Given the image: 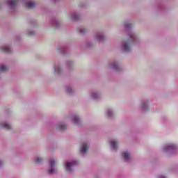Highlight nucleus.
<instances>
[{"label":"nucleus","mask_w":178,"mask_h":178,"mask_svg":"<svg viewBox=\"0 0 178 178\" xmlns=\"http://www.w3.org/2000/svg\"><path fill=\"white\" fill-rule=\"evenodd\" d=\"M19 0H10V2L8 3V4L9 5V6H10L11 8H13V6H15V5H16V3H17V1Z\"/></svg>","instance_id":"obj_9"},{"label":"nucleus","mask_w":178,"mask_h":178,"mask_svg":"<svg viewBox=\"0 0 178 178\" xmlns=\"http://www.w3.org/2000/svg\"><path fill=\"white\" fill-rule=\"evenodd\" d=\"M81 149L83 154H86L88 151V146L86 144H83L81 146Z\"/></svg>","instance_id":"obj_5"},{"label":"nucleus","mask_w":178,"mask_h":178,"mask_svg":"<svg viewBox=\"0 0 178 178\" xmlns=\"http://www.w3.org/2000/svg\"><path fill=\"white\" fill-rule=\"evenodd\" d=\"M57 130L59 131H62L63 130H66V125H65L63 123H60L57 126Z\"/></svg>","instance_id":"obj_4"},{"label":"nucleus","mask_w":178,"mask_h":178,"mask_svg":"<svg viewBox=\"0 0 178 178\" xmlns=\"http://www.w3.org/2000/svg\"><path fill=\"white\" fill-rule=\"evenodd\" d=\"M85 31H86V29H80V30H79V33H80L81 34H83Z\"/></svg>","instance_id":"obj_22"},{"label":"nucleus","mask_w":178,"mask_h":178,"mask_svg":"<svg viewBox=\"0 0 178 178\" xmlns=\"http://www.w3.org/2000/svg\"><path fill=\"white\" fill-rule=\"evenodd\" d=\"M112 67H113V69L117 70V69H118V64H113V65H112Z\"/></svg>","instance_id":"obj_21"},{"label":"nucleus","mask_w":178,"mask_h":178,"mask_svg":"<svg viewBox=\"0 0 178 178\" xmlns=\"http://www.w3.org/2000/svg\"><path fill=\"white\" fill-rule=\"evenodd\" d=\"M108 118H112V112L111 111H108L107 113Z\"/></svg>","instance_id":"obj_17"},{"label":"nucleus","mask_w":178,"mask_h":178,"mask_svg":"<svg viewBox=\"0 0 178 178\" xmlns=\"http://www.w3.org/2000/svg\"><path fill=\"white\" fill-rule=\"evenodd\" d=\"M159 178H166V177H163V176H162V175H160V176L159 177Z\"/></svg>","instance_id":"obj_25"},{"label":"nucleus","mask_w":178,"mask_h":178,"mask_svg":"<svg viewBox=\"0 0 178 178\" xmlns=\"http://www.w3.org/2000/svg\"><path fill=\"white\" fill-rule=\"evenodd\" d=\"M77 163H76V161H72L71 163H67L65 165V169L67 172H72V168L73 166L76 165Z\"/></svg>","instance_id":"obj_2"},{"label":"nucleus","mask_w":178,"mask_h":178,"mask_svg":"<svg viewBox=\"0 0 178 178\" xmlns=\"http://www.w3.org/2000/svg\"><path fill=\"white\" fill-rule=\"evenodd\" d=\"M33 34H34V33H29V35H33Z\"/></svg>","instance_id":"obj_26"},{"label":"nucleus","mask_w":178,"mask_h":178,"mask_svg":"<svg viewBox=\"0 0 178 178\" xmlns=\"http://www.w3.org/2000/svg\"><path fill=\"white\" fill-rule=\"evenodd\" d=\"M1 51L3 52H6V54H9L10 52V47L8 46H4L2 47Z\"/></svg>","instance_id":"obj_7"},{"label":"nucleus","mask_w":178,"mask_h":178,"mask_svg":"<svg viewBox=\"0 0 178 178\" xmlns=\"http://www.w3.org/2000/svg\"><path fill=\"white\" fill-rule=\"evenodd\" d=\"M122 156L124 161H129V159H130V154L127 152H122Z\"/></svg>","instance_id":"obj_3"},{"label":"nucleus","mask_w":178,"mask_h":178,"mask_svg":"<svg viewBox=\"0 0 178 178\" xmlns=\"http://www.w3.org/2000/svg\"><path fill=\"white\" fill-rule=\"evenodd\" d=\"M97 40H101V38H97Z\"/></svg>","instance_id":"obj_27"},{"label":"nucleus","mask_w":178,"mask_h":178,"mask_svg":"<svg viewBox=\"0 0 178 178\" xmlns=\"http://www.w3.org/2000/svg\"><path fill=\"white\" fill-rule=\"evenodd\" d=\"M67 92L68 94H72V88H67Z\"/></svg>","instance_id":"obj_19"},{"label":"nucleus","mask_w":178,"mask_h":178,"mask_svg":"<svg viewBox=\"0 0 178 178\" xmlns=\"http://www.w3.org/2000/svg\"><path fill=\"white\" fill-rule=\"evenodd\" d=\"M172 147H173V146H169V147H166L165 149H170V148H172Z\"/></svg>","instance_id":"obj_24"},{"label":"nucleus","mask_w":178,"mask_h":178,"mask_svg":"<svg viewBox=\"0 0 178 178\" xmlns=\"http://www.w3.org/2000/svg\"><path fill=\"white\" fill-rule=\"evenodd\" d=\"M78 19H79V15H74L72 17V20H78Z\"/></svg>","instance_id":"obj_15"},{"label":"nucleus","mask_w":178,"mask_h":178,"mask_svg":"<svg viewBox=\"0 0 178 178\" xmlns=\"http://www.w3.org/2000/svg\"><path fill=\"white\" fill-rule=\"evenodd\" d=\"M92 97H93V98H95V99L98 98V94H97V93H93V94L92 95Z\"/></svg>","instance_id":"obj_20"},{"label":"nucleus","mask_w":178,"mask_h":178,"mask_svg":"<svg viewBox=\"0 0 178 178\" xmlns=\"http://www.w3.org/2000/svg\"><path fill=\"white\" fill-rule=\"evenodd\" d=\"M6 71H8V67L5 65H1L0 67V72H6Z\"/></svg>","instance_id":"obj_12"},{"label":"nucleus","mask_w":178,"mask_h":178,"mask_svg":"<svg viewBox=\"0 0 178 178\" xmlns=\"http://www.w3.org/2000/svg\"><path fill=\"white\" fill-rule=\"evenodd\" d=\"M130 39L132 40V41H134V40H136V36L134 34H131L130 35Z\"/></svg>","instance_id":"obj_16"},{"label":"nucleus","mask_w":178,"mask_h":178,"mask_svg":"<svg viewBox=\"0 0 178 178\" xmlns=\"http://www.w3.org/2000/svg\"><path fill=\"white\" fill-rule=\"evenodd\" d=\"M42 162V159L38 157L35 160V163H41Z\"/></svg>","instance_id":"obj_14"},{"label":"nucleus","mask_w":178,"mask_h":178,"mask_svg":"<svg viewBox=\"0 0 178 178\" xmlns=\"http://www.w3.org/2000/svg\"><path fill=\"white\" fill-rule=\"evenodd\" d=\"M2 127H3L4 129H6L7 130H10V129H12V127L10 126V124H7V123L3 124H2Z\"/></svg>","instance_id":"obj_11"},{"label":"nucleus","mask_w":178,"mask_h":178,"mask_svg":"<svg viewBox=\"0 0 178 178\" xmlns=\"http://www.w3.org/2000/svg\"><path fill=\"white\" fill-rule=\"evenodd\" d=\"M111 146L113 149H118V142L116 140H113L111 142Z\"/></svg>","instance_id":"obj_6"},{"label":"nucleus","mask_w":178,"mask_h":178,"mask_svg":"<svg viewBox=\"0 0 178 178\" xmlns=\"http://www.w3.org/2000/svg\"><path fill=\"white\" fill-rule=\"evenodd\" d=\"M142 106L143 108H145V106H147V104L145 103H143Z\"/></svg>","instance_id":"obj_23"},{"label":"nucleus","mask_w":178,"mask_h":178,"mask_svg":"<svg viewBox=\"0 0 178 178\" xmlns=\"http://www.w3.org/2000/svg\"><path fill=\"white\" fill-rule=\"evenodd\" d=\"M26 8H29V9H32V8H34L35 6V3L34 2H29L26 3Z\"/></svg>","instance_id":"obj_8"},{"label":"nucleus","mask_w":178,"mask_h":178,"mask_svg":"<svg viewBox=\"0 0 178 178\" xmlns=\"http://www.w3.org/2000/svg\"><path fill=\"white\" fill-rule=\"evenodd\" d=\"M124 26H125V27H131V24H129V23H127V22H125L124 23Z\"/></svg>","instance_id":"obj_18"},{"label":"nucleus","mask_w":178,"mask_h":178,"mask_svg":"<svg viewBox=\"0 0 178 178\" xmlns=\"http://www.w3.org/2000/svg\"><path fill=\"white\" fill-rule=\"evenodd\" d=\"M73 122L74 123H79V122H80V119L79 118V117L75 116L73 118Z\"/></svg>","instance_id":"obj_13"},{"label":"nucleus","mask_w":178,"mask_h":178,"mask_svg":"<svg viewBox=\"0 0 178 178\" xmlns=\"http://www.w3.org/2000/svg\"><path fill=\"white\" fill-rule=\"evenodd\" d=\"M54 166H55V160H51L49 164L50 169L48 170L49 175H54V173H55V169L54 168Z\"/></svg>","instance_id":"obj_1"},{"label":"nucleus","mask_w":178,"mask_h":178,"mask_svg":"<svg viewBox=\"0 0 178 178\" xmlns=\"http://www.w3.org/2000/svg\"><path fill=\"white\" fill-rule=\"evenodd\" d=\"M123 48L125 52H129L130 51V46L129 45V43H124L123 44Z\"/></svg>","instance_id":"obj_10"}]
</instances>
